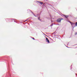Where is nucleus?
Wrapping results in <instances>:
<instances>
[{"label": "nucleus", "instance_id": "39448f33", "mask_svg": "<svg viewBox=\"0 0 77 77\" xmlns=\"http://www.w3.org/2000/svg\"><path fill=\"white\" fill-rule=\"evenodd\" d=\"M75 26H77V22L75 24Z\"/></svg>", "mask_w": 77, "mask_h": 77}, {"label": "nucleus", "instance_id": "20e7f679", "mask_svg": "<svg viewBox=\"0 0 77 77\" xmlns=\"http://www.w3.org/2000/svg\"><path fill=\"white\" fill-rule=\"evenodd\" d=\"M64 17H65L66 18H67L68 17V15H66V16H65V15H64Z\"/></svg>", "mask_w": 77, "mask_h": 77}, {"label": "nucleus", "instance_id": "f257e3e1", "mask_svg": "<svg viewBox=\"0 0 77 77\" xmlns=\"http://www.w3.org/2000/svg\"><path fill=\"white\" fill-rule=\"evenodd\" d=\"M63 20V18H59L57 20V21L58 22V23H60L61 22V20Z\"/></svg>", "mask_w": 77, "mask_h": 77}, {"label": "nucleus", "instance_id": "6e6552de", "mask_svg": "<svg viewBox=\"0 0 77 77\" xmlns=\"http://www.w3.org/2000/svg\"><path fill=\"white\" fill-rule=\"evenodd\" d=\"M32 39H33V40H35V38H33Z\"/></svg>", "mask_w": 77, "mask_h": 77}, {"label": "nucleus", "instance_id": "423d86ee", "mask_svg": "<svg viewBox=\"0 0 77 77\" xmlns=\"http://www.w3.org/2000/svg\"><path fill=\"white\" fill-rule=\"evenodd\" d=\"M70 23H71L72 26V23H71V22H70Z\"/></svg>", "mask_w": 77, "mask_h": 77}, {"label": "nucleus", "instance_id": "1a4fd4ad", "mask_svg": "<svg viewBox=\"0 0 77 77\" xmlns=\"http://www.w3.org/2000/svg\"><path fill=\"white\" fill-rule=\"evenodd\" d=\"M45 35L47 36V35Z\"/></svg>", "mask_w": 77, "mask_h": 77}, {"label": "nucleus", "instance_id": "7ed1b4c3", "mask_svg": "<svg viewBox=\"0 0 77 77\" xmlns=\"http://www.w3.org/2000/svg\"><path fill=\"white\" fill-rule=\"evenodd\" d=\"M38 3H39L40 5H42L43 4V3L40 2H38Z\"/></svg>", "mask_w": 77, "mask_h": 77}, {"label": "nucleus", "instance_id": "0eeeda50", "mask_svg": "<svg viewBox=\"0 0 77 77\" xmlns=\"http://www.w3.org/2000/svg\"><path fill=\"white\" fill-rule=\"evenodd\" d=\"M40 17H38V20H40Z\"/></svg>", "mask_w": 77, "mask_h": 77}, {"label": "nucleus", "instance_id": "9d476101", "mask_svg": "<svg viewBox=\"0 0 77 77\" xmlns=\"http://www.w3.org/2000/svg\"><path fill=\"white\" fill-rule=\"evenodd\" d=\"M27 21V20H25V21Z\"/></svg>", "mask_w": 77, "mask_h": 77}, {"label": "nucleus", "instance_id": "f03ea898", "mask_svg": "<svg viewBox=\"0 0 77 77\" xmlns=\"http://www.w3.org/2000/svg\"><path fill=\"white\" fill-rule=\"evenodd\" d=\"M46 40L47 42H48V43H50V41H49V40H48V38H46Z\"/></svg>", "mask_w": 77, "mask_h": 77}]
</instances>
